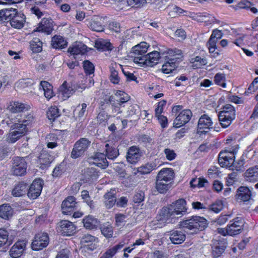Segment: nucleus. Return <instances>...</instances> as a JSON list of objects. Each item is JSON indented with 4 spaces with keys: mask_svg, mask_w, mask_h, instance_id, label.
Wrapping results in <instances>:
<instances>
[{
    "mask_svg": "<svg viewBox=\"0 0 258 258\" xmlns=\"http://www.w3.org/2000/svg\"><path fill=\"white\" fill-rule=\"evenodd\" d=\"M115 96L117 98V101L119 102V104L125 103L130 100V96L123 91L120 90L116 91Z\"/></svg>",
    "mask_w": 258,
    "mask_h": 258,
    "instance_id": "51",
    "label": "nucleus"
},
{
    "mask_svg": "<svg viewBox=\"0 0 258 258\" xmlns=\"http://www.w3.org/2000/svg\"><path fill=\"white\" fill-rule=\"evenodd\" d=\"M225 75L223 73H217L216 74L214 77L215 83L221 86L222 87L225 88L226 87V83Z\"/></svg>",
    "mask_w": 258,
    "mask_h": 258,
    "instance_id": "47",
    "label": "nucleus"
},
{
    "mask_svg": "<svg viewBox=\"0 0 258 258\" xmlns=\"http://www.w3.org/2000/svg\"><path fill=\"white\" fill-rule=\"evenodd\" d=\"M83 68L87 75H91L94 73V66L92 63L88 60L83 62Z\"/></svg>",
    "mask_w": 258,
    "mask_h": 258,
    "instance_id": "59",
    "label": "nucleus"
},
{
    "mask_svg": "<svg viewBox=\"0 0 258 258\" xmlns=\"http://www.w3.org/2000/svg\"><path fill=\"white\" fill-rule=\"evenodd\" d=\"M136 35H137V34L134 30L129 29L125 31L122 37L121 45H123L125 42L134 39Z\"/></svg>",
    "mask_w": 258,
    "mask_h": 258,
    "instance_id": "48",
    "label": "nucleus"
},
{
    "mask_svg": "<svg viewBox=\"0 0 258 258\" xmlns=\"http://www.w3.org/2000/svg\"><path fill=\"white\" fill-rule=\"evenodd\" d=\"M30 46L33 52L37 53L42 50V42L38 39H34L31 42Z\"/></svg>",
    "mask_w": 258,
    "mask_h": 258,
    "instance_id": "55",
    "label": "nucleus"
},
{
    "mask_svg": "<svg viewBox=\"0 0 258 258\" xmlns=\"http://www.w3.org/2000/svg\"><path fill=\"white\" fill-rule=\"evenodd\" d=\"M142 156L140 149L136 146H132L128 150L126 160L131 164H136L140 160Z\"/></svg>",
    "mask_w": 258,
    "mask_h": 258,
    "instance_id": "16",
    "label": "nucleus"
},
{
    "mask_svg": "<svg viewBox=\"0 0 258 258\" xmlns=\"http://www.w3.org/2000/svg\"><path fill=\"white\" fill-rule=\"evenodd\" d=\"M104 203L107 209H110L115 205L116 202V190L115 189H111L103 196Z\"/></svg>",
    "mask_w": 258,
    "mask_h": 258,
    "instance_id": "23",
    "label": "nucleus"
},
{
    "mask_svg": "<svg viewBox=\"0 0 258 258\" xmlns=\"http://www.w3.org/2000/svg\"><path fill=\"white\" fill-rule=\"evenodd\" d=\"M8 240V233L4 229H0V247L5 245Z\"/></svg>",
    "mask_w": 258,
    "mask_h": 258,
    "instance_id": "62",
    "label": "nucleus"
},
{
    "mask_svg": "<svg viewBox=\"0 0 258 258\" xmlns=\"http://www.w3.org/2000/svg\"><path fill=\"white\" fill-rule=\"evenodd\" d=\"M17 13V10L16 9L10 8L2 10L0 11V21L5 22L10 21L13 17Z\"/></svg>",
    "mask_w": 258,
    "mask_h": 258,
    "instance_id": "27",
    "label": "nucleus"
},
{
    "mask_svg": "<svg viewBox=\"0 0 258 258\" xmlns=\"http://www.w3.org/2000/svg\"><path fill=\"white\" fill-rule=\"evenodd\" d=\"M101 231L102 234L107 238L111 237L113 235V228L110 225H103L101 228Z\"/></svg>",
    "mask_w": 258,
    "mask_h": 258,
    "instance_id": "54",
    "label": "nucleus"
},
{
    "mask_svg": "<svg viewBox=\"0 0 258 258\" xmlns=\"http://www.w3.org/2000/svg\"><path fill=\"white\" fill-rule=\"evenodd\" d=\"M30 106L18 101H12L10 102L8 109L12 113H18L28 111Z\"/></svg>",
    "mask_w": 258,
    "mask_h": 258,
    "instance_id": "15",
    "label": "nucleus"
},
{
    "mask_svg": "<svg viewBox=\"0 0 258 258\" xmlns=\"http://www.w3.org/2000/svg\"><path fill=\"white\" fill-rule=\"evenodd\" d=\"M110 81L114 84H118L120 81V78L118 76V72L113 68L110 69Z\"/></svg>",
    "mask_w": 258,
    "mask_h": 258,
    "instance_id": "61",
    "label": "nucleus"
},
{
    "mask_svg": "<svg viewBox=\"0 0 258 258\" xmlns=\"http://www.w3.org/2000/svg\"><path fill=\"white\" fill-rule=\"evenodd\" d=\"M95 47L98 50L105 51L112 49V45L109 42L104 40L96 41L95 43Z\"/></svg>",
    "mask_w": 258,
    "mask_h": 258,
    "instance_id": "43",
    "label": "nucleus"
},
{
    "mask_svg": "<svg viewBox=\"0 0 258 258\" xmlns=\"http://www.w3.org/2000/svg\"><path fill=\"white\" fill-rule=\"evenodd\" d=\"M219 120L224 128L228 127L235 117V110L230 104L225 105L218 114Z\"/></svg>",
    "mask_w": 258,
    "mask_h": 258,
    "instance_id": "6",
    "label": "nucleus"
},
{
    "mask_svg": "<svg viewBox=\"0 0 258 258\" xmlns=\"http://www.w3.org/2000/svg\"><path fill=\"white\" fill-rule=\"evenodd\" d=\"M99 18H93L89 23V27L93 31L101 32L103 30V26L99 22Z\"/></svg>",
    "mask_w": 258,
    "mask_h": 258,
    "instance_id": "46",
    "label": "nucleus"
},
{
    "mask_svg": "<svg viewBox=\"0 0 258 258\" xmlns=\"http://www.w3.org/2000/svg\"><path fill=\"white\" fill-rule=\"evenodd\" d=\"M106 156L108 159H113L116 158L119 155L118 150H116L115 148L110 147L108 144H106Z\"/></svg>",
    "mask_w": 258,
    "mask_h": 258,
    "instance_id": "49",
    "label": "nucleus"
},
{
    "mask_svg": "<svg viewBox=\"0 0 258 258\" xmlns=\"http://www.w3.org/2000/svg\"><path fill=\"white\" fill-rule=\"evenodd\" d=\"M235 198L241 202H249L252 199L251 191L246 186H240L237 189Z\"/></svg>",
    "mask_w": 258,
    "mask_h": 258,
    "instance_id": "17",
    "label": "nucleus"
},
{
    "mask_svg": "<svg viewBox=\"0 0 258 258\" xmlns=\"http://www.w3.org/2000/svg\"><path fill=\"white\" fill-rule=\"evenodd\" d=\"M93 164L101 168L104 169L108 165L106 155L102 153H97L93 158Z\"/></svg>",
    "mask_w": 258,
    "mask_h": 258,
    "instance_id": "26",
    "label": "nucleus"
},
{
    "mask_svg": "<svg viewBox=\"0 0 258 258\" xmlns=\"http://www.w3.org/2000/svg\"><path fill=\"white\" fill-rule=\"evenodd\" d=\"M10 127L15 132L20 133L22 136H25L28 131V128H26V125L22 124L20 121L18 122L13 123Z\"/></svg>",
    "mask_w": 258,
    "mask_h": 258,
    "instance_id": "44",
    "label": "nucleus"
},
{
    "mask_svg": "<svg viewBox=\"0 0 258 258\" xmlns=\"http://www.w3.org/2000/svg\"><path fill=\"white\" fill-rule=\"evenodd\" d=\"M245 177H258V165L249 168L245 172Z\"/></svg>",
    "mask_w": 258,
    "mask_h": 258,
    "instance_id": "58",
    "label": "nucleus"
},
{
    "mask_svg": "<svg viewBox=\"0 0 258 258\" xmlns=\"http://www.w3.org/2000/svg\"><path fill=\"white\" fill-rule=\"evenodd\" d=\"M49 243V237L46 233L36 234L32 243V248L34 250H40L46 247Z\"/></svg>",
    "mask_w": 258,
    "mask_h": 258,
    "instance_id": "10",
    "label": "nucleus"
},
{
    "mask_svg": "<svg viewBox=\"0 0 258 258\" xmlns=\"http://www.w3.org/2000/svg\"><path fill=\"white\" fill-rule=\"evenodd\" d=\"M194 18L199 22H207L209 21V14L207 13H199L195 14Z\"/></svg>",
    "mask_w": 258,
    "mask_h": 258,
    "instance_id": "60",
    "label": "nucleus"
},
{
    "mask_svg": "<svg viewBox=\"0 0 258 258\" xmlns=\"http://www.w3.org/2000/svg\"><path fill=\"white\" fill-rule=\"evenodd\" d=\"M44 91L45 97L48 100L54 96V93L52 90V86L46 81H41L40 83V87Z\"/></svg>",
    "mask_w": 258,
    "mask_h": 258,
    "instance_id": "35",
    "label": "nucleus"
},
{
    "mask_svg": "<svg viewBox=\"0 0 258 258\" xmlns=\"http://www.w3.org/2000/svg\"><path fill=\"white\" fill-rule=\"evenodd\" d=\"M57 231L64 236L73 235L76 231V226L68 220H61L58 224Z\"/></svg>",
    "mask_w": 258,
    "mask_h": 258,
    "instance_id": "12",
    "label": "nucleus"
},
{
    "mask_svg": "<svg viewBox=\"0 0 258 258\" xmlns=\"http://www.w3.org/2000/svg\"><path fill=\"white\" fill-rule=\"evenodd\" d=\"M124 245L123 243H120L108 249L100 258H112L116 253L118 250L122 248Z\"/></svg>",
    "mask_w": 258,
    "mask_h": 258,
    "instance_id": "40",
    "label": "nucleus"
},
{
    "mask_svg": "<svg viewBox=\"0 0 258 258\" xmlns=\"http://www.w3.org/2000/svg\"><path fill=\"white\" fill-rule=\"evenodd\" d=\"M126 216L122 214H116L115 215V225L117 226L123 225L125 224Z\"/></svg>",
    "mask_w": 258,
    "mask_h": 258,
    "instance_id": "63",
    "label": "nucleus"
},
{
    "mask_svg": "<svg viewBox=\"0 0 258 258\" xmlns=\"http://www.w3.org/2000/svg\"><path fill=\"white\" fill-rule=\"evenodd\" d=\"M166 9L168 11L169 15L172 16H174L175 14H181L184 12L183 10L173 4L168 5Z\"/></svg>",
    "mask_w": 258,
    "mask_h": 258,
    "instance_id": "50",
    "label": "nucleus"
},
{
    "mask_svg": "<svg viewBox=\"0 0 258 258\" xmlns=\"http://www.w3.org/2000/svg\"><path fill=\"white\" fill-rule=\"evenodd\" d=\"M27 165L25 159L16 157L14 159V166L12 169L13 174L15 176H22L26 173Z\"/></svg>",
    "mask_w": 258,
    "mask_h": 258,
    "instance_id": "9",
    "label": "nucleus"
},
{
    "mask_svg": "<svg viewBox=\"0 0 258 258\" xmlns=\"http://www.w3.org/2000/svg\"><path fill=\"white\" fill-rule=\"evenodd\" d=\"M244 222L242 218L236 217L231 220L227 225L229 235L233 236L239 234L243 229Z\"/></svg>",
    "mask_w": 258,
    "mask_h": 258,
    "instance_id": "11",
    "label": "nucleus"
},
{
    "mask_svg": "<svg viewBox=\"0 0 258 258\" xmlns=\"http://www.w3.org/2000/svg\"><path fill=\"white\" fill-rule=\"evenodd\" d=\"M83 175L86 177H96L100 176L101 174L95 168L91 167L85 169Z\"/></svg>",
    "mask_w": 258,
    "mask_h": 258,
    "instance_id": "53",
    "label": "nucleus"
},
{
    "mask_svg": "<svg viewBox=\"0 0 258 258\" xmlns=\"http://www.w3.org/2000/svg\"><path fill=\"white\" fill-rule=\"evenodd\" d=\"M174 176V173L171 168H163L159 172L157 177H172Z\"/></svg>",
    "mask_w": 258,
    "mask_h": 258,
    "instance_id": "56",
    "label": "nucleus"
},
{
    "mask_svg": "<svg viewBox=\"0 0 258 258\" xmlns=\"http://www.w3.org/2000/svg\"><path fill=\"white\" fill-rule=\"evenodd\" d=\"M225 247L224 242L221 241L218 242L216 244L214 243L212 250L213 256L215 257L220 256L224 251Z\"/></svg>",
    "mask_w": 258,
    "mask_h": 258,
    "instance_id": "38",
    "label": "nucleus"
},
{
    "mask_svg": "<svg viewBox=\"0 0 258 258\" xmlns=\"http://www.w3.org/2000/svg\"><path fill=\"white\" fill-rule=\"evenodd\" d=\"M169 239L174 244L182 243L185 239L184 232L178 230H173L170 232Z\"/></svg>",
    "mask_w": 258,
    "mask_h": 258,
    "instance_id": "25",
    "label": "nucleus"
},
{
    "mask_svg": "<svg viewBox=\"0 0 258 258\" xmlns=\"http://www.w3.org/2000/svg\"><path fill=\"white\" fill-rule=\"evenodd\" d=\"M227 146L219 154L218 163L222 167H230L235 161L239 149L238 142L232 137H228L226 140Z\"/></svg>",
    "mask_w": 258,
    "mask_h": 258,
    "instance_id": "2",
    "label": "nucleus"
},
{
    "mask_svg": "<svg viewBox=\"0 0 258 258\" xmlns=\"http://www.w3.org/2000/svg\"><path fill=\"white\" fill-rule=\"evenodd\" d=\"M124 245L123 243H120L108 249L100 258H112L116 253L118 250L122 248Z\"/></svg>",
    "mask_w": 258,
    "mask_h": 258,
    "instance_id": "39",
    "label": "nucleus"
},
{
    "mask_svg": "<svg viewBox=\"0 0 258 258\" xmlns=\"http://www.w3.org/2000/svg\"><path fill=\"white\" fill-rule=\"evenodd\" d=\"M258 89V77L255 78L252 83L249 85L246 92L252 93Z\"/></svg>",
    "mask_w": 258,
    "mask_h": 258,
    "instance_id": "64",
    "label": "nucleus"
},
{
    "mask_svg": "<svg viewBox=\"0 0 258 258\" xmlns=\"http://www.w3.org/2000/svg\"><path fill=\"white\" fill-rule=\"evenodd\" d=\"M168 53L170 57L162 67L163 73L166 74L172 72L175 70L177 67V62H179L182 57L181 50L178 49L169 50Z\"/></svg>",
    "mask_w": 258,
    "mask_h": 258,
    "instance_id": "4",
    "label": "nucleus"
},
{
    "mask_svg": "<svg viewBox=\"0 0 258 258\" xmlns=\"http://www.w3.org/2000/svg\"><path fill=\"white\" fill-rule=\"evenodd\" d=\"M182 109V106L177 105L172 108V112L173 114H177L174 120V126L177 128L180 127L188 122L192 116V113L189 109Z\"/></svg>",
    "mask_w": 258,
    "mask_h": 258,
    "instance_id": "5",
    "label": "nucleus"
},
{
    "mask_svg": "<svg viewBox=\"0 0 258 258\" xmlns=\"http://www.w3.org/2000/svg\"><path fill=\"white\" fill-rule=\"evenodd\" d=\"M84 227L88 229L96 228L99 225V221L92 216L89 215L83 219Z\"/></svg>",
    "mask_w": 258,
    "mask_h": 258,
    "instance_id": "34",
    "label": "nucleus"
},
{
    "mask_svg": "<svg viewBox=\"0 0 258 258\" xmlns=\"http://www.w3.org/2000/svg\"><path fill=\"white\" fill-rule=\"evenodd\" d=\"M173 178H157L156 187L159 192H166L172 186Z\"/></svg>",
    "mask_w": 258,
    "mask_h": 258,
    "instance_id": "19",
    "label": "nucleus"
},
{
    "mask_svg": "<svg viewBox=\"0 0 258 258\" xmlns=\"http://www.w3.org/2000/svg\"><path fill=\"white\" fill-rule=\"evenodd\" d=\"M43 181L41 178H36L28 187L27 196L30 200L37 199L41 194Z\"/></svg>",
    "mask_w": 258,
    "mask_h": 258,
    "instance_id": "8",
    "label": "nucleus"
},
{
    "mask_svg": "<svg viewBox=\"0 0 258 258\" xmlns=\"http://www.w3.org/2000/svg\"><path fill=\"white\" fill-rule=\"evenodd\" d=\"M13 209L8 204L0 206V217L5 220L10 219L13 216Z\"/></svg>",
    "mask_w": 258,
    "mask_h": 258,
    "instance_id": "28",
    "label": "nucleus"
},
{
    "mask_svg": "<svg viewBox=\"0 0 258 258\" xmlns=\"http://www.w3.org/2000/svg\"><path fill=\"white\" fill-rule=\"evenodd\" d=\"M210 131V117L206 114L202 115L198 124L197 133L202 136L207 134Z\"/></svg>",
    "mask_w": 258,
    "mask_h": 258,
    "instance_id": "14",
    "label": "nucleus"
},
{
    "mask_svg": "<svg viewBox=\"0 0 258 258\" xmlns=\"http://www.w3.org/2000/svg\"><path fill=\"white\" fill-rule=\"evenodd\" d=\"M207 225V220L200 216H192L191 218L180 222L181 227L192 230L194 232L204 230Z\"/></svg>",
    "mask_w": 258,
    "mask_h": 258,
    "instance_id": "3",
    "label": "nucleus"
},
{
    "mask_svg": "<svg viewBox=\"0 0 258 258\" xmlns=\"http://www.w3.org/2000/svg\"><path fill=\"white\" fill-rule=\"evenodd\" d=\"M22 137L20 133L15 132L10 127V131L6 136V140L9 143H14Z\"/></svg>",
    "mask_w": 258,
    "mask_h": 258,
    "instance_id": "42",
    "label": "nucleus"
},
{
    "mask_svg": "<svg viewBox=\"0 0 258 258\" xmlns=\"http://www.w3.org/2000/svg\"><path fill=\"white\" fill-rule=\"evenodd\" d=\"M133 61L139 67H149L148 63H147L148 60L146 55H135L133 58Z\"/></svg>",
    "mask_w": 258,
    "mask_h": 258,
    "instance_id": "45",
    "label": "nucleus"
},
{
    "mask_svg": "<svg viewBox=\"0 0 258 258\" xmlns=\"http://www.w3.org/2000/svg\"><path fill=\"white\" fill-rule=\"evenodd\" d=\"M185 205V200L180 199L163 207L156 217L157 220L161 222V223L175 222L178 217H181L186 212Z\"/></svg>",
    "mask_w": 258,
    "mask_h": 258,
    "instance_id": "1",
    "label": "nucleus"
},
{
    "mask_svg": "<svg viewBox=\"0 0 258 258\" xmlns=\"http://www.w3.org/2000/svg\"><path fill=\"white\" fill-rule=\"evenodd\" d=\"M206 182H208V181L205 178H192V180L190 181V184L191 187H198L200 188L203 187L204 183Z\"/></svg>",
    "mask_w": 258,
    "mask_h": 258,
    "instance_id": "57",
    "label": "nucleus"
},
{
    "mask_svg": "<svg viewBox=\"0 0 258 258\" xmlns=\"http://www.w3.org/2000/svg\"><path fill=\"white\" fill-rule=\"evenodd\" d=\"M28 185L24 182L16 184L12 190V195L15 197H21L27 195Z\"/></svg>",
    "mask_w": 258,
    "mask_h": 258,
    "instance_id": "20",
    "label": "nucleus"
},
{
    "mask_svg": "<svg viewBox=\"0 0 258 258\" xmlns=\"http://www.w3.org/2000/svg\"><path fill=\"white\" fill-rule=\"evenodd\" d=\"M25 18L23 14H18L15 15L10 21V24L12 27L16 29L22 28L24 25Z\"/></svg>",
    "mask_w": 258,
    "mask_h": 258,
    "instance_id": "30",
    "label": "nucleus"
},
{
    "mask_svg": "<svg viewBox=\"0 0 258 258\" xmlns=\"http://www.w3.org/2000/svg\"><path fill=\"white\" fill-rule=\"evenodd\" d=\"M190 62L191 64V67L194 69H197L206 65L207 63V60L204 58L197 56L195 57L191 58Z\"/></svg>",
    "mask_w": 258,
    "mask_h": 258,
    "instance_id": "37",
    "label": "nucleus"
},
{
    "mask_svg": "<svg viewBox=\"0 0 258 258\" xmlns=\"http://www.w3.org/2000/svg\"><path fill=\"white\" fill-rule=\"evenodd\" d=\"M76 199L74 197L70 196L64 200L61 204L62 212L65 215H69L74 211L76 207Z\"/></svg>",
    "mask_w": 258,
    "mask_h": 258,
    "instance_id": "18",
    "label": "nucleus"
},
{
    "mask_svg": "<svg viewBox=\"0 0 258 258\" xmlns=\"http://www.w3.org/2000/svg\"><path fill=\"white\" fill-rule=\"evenodd\" d=\"M90 144V142L86 138H81L74 145L71 153V157L76 159L82 156Z\"/></svg>",
    "mask_w": 258,
    "mask_h": 258,
    "instance_id": "7",
    "label": "nucleus"
},
{
    "mask_svg": "<svg viewBox=\"0 0 258 258\" xmlns=\"http://www.w3.org/2000/svg\"><path fill=\"white\" fill-rule=\"evenodd\" d=\"M149 45L146 42H141L132 48V52L135 55H145Z\"/></svg>",
    "mask_w": 258,
    "mask_h": 258,
    "instance_id": "32",
    "label": "nucleus"
},
{
    "mask_svg": "<svg viewBox=\"0 0 258 258\" xmlns=\"http://www.w3.org/2000/svg\"><path fill=\"white\" fill-rule=\"evenodd\" d=\"M146 56H147L148 66L150 67L156 64L160 57V53L157 51H153L148 53Z\"/></svg>",
    "mask_w": 258,
    "mask_h": 258,
    "instance_id": "36",
    "label": "nucleus"
},
{
    "mask_svg": "<svg viewBox=\"0 0 258 258\" xmlns=\"http://www.w3.org/2000/svg\"><path fill=\"white\" fill-rule=\"evenodd\" d=\"M27 241L25 240H21L17 241L9 250V254L12 258H19L26 250Z\"/></svg>",
    "mask_w": 258,
    "mask_h": 258,
    "instance_id": "13",
    "label": "nucleus"
},
{
    "mask_svg": "<svg viewBox=\"0 0 258 258\" xmlns=\"http://www.w3.org/2000/svg\"><path fill=\"white\" fill-rule=\"evenodd\" d=\"M59 112L58 108L55 106H51L47 112V116L50 120H54L56 117L59 116Z\"/></svg>",
    "mask_w": 258,
    "mask_h": 258,
    "instance_id": "52",
    "label": "nucleus"
},
{
    "mask_svg": "<svg viewBox=\"0 0 258 258\" xmlns=\"http://www.w3.org/2000/svg\"><path fill=\"white\" fill-rule=\"evenodd\" d=\"M74 92L75 90L65 81L59 87L58 97L61 100H65Z\"/></svg>",
    "mask_w": 258,
    "mask_h": 258,
    "instance_id": "21",
    "label": "nucleus"
},
{
    "mask_svg": "<svg viewBox=\"0 0 258 258\" xmlns=\"http://www.w3.org/2000/svg\"><path fill=\"white\" fill-rule=\"evenodd\" d=\"M154 169V166L151 163H147L136 169H134L133 173L138 176L150 173Z\"/></svg>",
    "mask_w": 258,
    "mask_h": 258,
    "instance_id": "31",
    "label": "nucleus"
},
{
    "mask_svg": "<svg viewBox=\"0 0 258 258\" xmlns=\"http://www.w3.org/2000/svg\"><path fill=\"white\" fill-rule=\"evenodd\" d=\"M124 245L123 243H120L108 249L100 258H112L116 253L118 250L122 248Z\"/></svg>",
    "mask_w": 258,
    "mask_h": 258,
    "instance_id": "41",
    "label": "nucleus"
},
{
    "mask_svg": "<svg viewBox=\"0 0 258 258\" xmlns=\"http://www.w3.org/2000/svg\"><path fill=\"white\" fill-rule=\"evenodd\" d=\"M86 46L81 42H76L69 47L68 52L73 55L82 54L86 52Z\"/></svg>",
    "mask_w": 258,
    "mask_h": 258,
    "instance_id": "24",
    "label": "nucleus"
},
{
    "mask_svg": "<svg viewBox=\"0 0 258 258\" xmlns=\"http://www.w3.org/2000/svg\"><path fill=\"white\" fill-rule=\"evenodd\" d=\"M51 45L54 48L61 49L67 45V42L62 36L55 35L51 39Z\"/></svg>",
    "mask_w": 258,
    "mask_h": 258,
    "instance_id": "33",
    "label": "nucleus"
},
{
    "mask_svg": "<svg viewBox=\"0 0 258 258\" xmlns=\"http://www.w3.org/2000/svg\"><path fill=\"white\" fill-rule=\"evenodd\" d=\"M52 22V21L50 19L43 18L35 31L49 34L53 29Z\"/></svg>",
    "mask_w": 258,
    "mask_h": 258,
    "instance_id": "22",
    "label": "nucleus"
},
{
    "mask_svg": "<svg viewBox=\"0 0 258 258\" xmlns=\"http://www.w3.org/2000/svg\"><path fill=\"white\" fill-rule=\"evenodd\" d=\"M52 160L51 156L47 152L43 151L39 158V166L40 169L43 170L47 168Z\"/></svg>",
    "mask_w": 258,
    "mask_h": 258,
    "instance_id": "29",
    "label": "nucleus"
}]
</instances>
